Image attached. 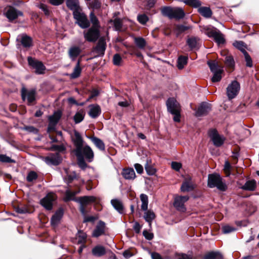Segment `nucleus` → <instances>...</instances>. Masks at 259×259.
I'll return each instance as SVG.
<instances>
[{
    "mask_svg": "<svg viewBox=\"0 0 259 259\" xmlns=\"http://www.w3.org/2000/svg\"><path fill=\"white\" fill-rule=\"evenodd\" d=\"M191 28V27L190 26H185L182 24L177 25L176 27V32L177 35H178Z\"/></svg>",
    "mask_w": 259,
    "mask_h": 259,
    "instance_id": "nucleus-50",
    "label": "nucleus"
},
{
    "mask_svg": "<svg viewBox=\"0 0 259 259\" xmlns=\"http://www.w3.org/2000/svg\"><path fill=\"white\" fill-rule=\"evenodd\" d=\"M66 5L73 12L81 9L78 0H66Z\"/></svg>",
    "mask_w": 259,
    "mask_h": 259,
    "instance_id": "nucleus-26",
    "label": "nucleus"
},
{
    "mask_svg": "<svg viewBox=\"0 0 259 259\" xmlns=\"http://www.w3.org/2000/svg\"><path fill=\"white\" fill-rule=\"evenodd\" d=\"M231 167L230 162L228 161H226L224 164V170L227 177L229 176L230 175Z\"/></svg>",
    "mask_w": 259,
    "mask_h": 259,
    "instance_id": "nucleus-59",
    "label": "nucleus"
},
{
    "mask_svg": "<svg viewBox=\"0 0 259 259\" xmlns=\"http://www.w3.org/2000/svg\"><path fill=\"white\" fill-rule=\"evenodd\" d=\"M140 199L142 202L141 209L143 210H147L148 205V198L147 195L141 194L140 195Z\"/></svg>",
    "mask_w": 259,
    "mask_h": 259,
    "instance_id": "nucleus-43",
    "label": "nucleus"
},
{
    "mask_svg": "<svg viewBox=\"0 0 259 259\" xmlns=\"http://www.w3.org/2000/svg\"><path fill=\"white\" fill-rule=\"evenodd\" d=\"M122 175L126 180H134L136 177L135 172L133 168L123 169Z\"/></svg>",
    "mask_w": 259,
    "mask_h": 259,
    "instance_id": "nucleus-30",
    "label": "nucleus"
},
{
    "mask_svg": "<svg viewBox=\"0 0 259 259\" xmlns=\"http://www.w3.org/2000/svg\"><path fill=\"white\" fill-rule=\"evenodd\" d=\"M189 199L188 196H177L175 197L174 206L176 209L179 211L184 212L186 210V208L185 206V203Z\"/></svg>",
    "mask_w": 259,
    "mask_h": 259,
    "instance_id": "nucleus-9",
    "label": "nucleus"
},
{
    "mask_svg": "<svg viewBox=\"0 0 259 259\" xmlns=\"http://www.w3.org/2000/svg\"><path fill=\"white\" fill-rule=\"evenodd\" d=\"M134 42L136 46L140 49H144L146 45V41L143 37H135Z\"/></svg>",
    "mask_w": 259,
    "mask_h": 259,
    "instance_id": "nucleus-39",
    "label": "nucleus"
},
{
    "mask_svg": "<svg viewBox=\"0 0 259 259\" xmlns=\"http://www.w3.org/2000/svg\"><path fill=\"white\" fill-rule=\"evenodd\" d=\"M240 89V83L236 80L232 81L226 89V94L229 100L235 98Z\"/></svg>",
    "mask_w": 259,
    "mask_h": 259,
    "instance_id": "nucleus-4",
    "label": "nucleus"
},
{
    "mask_svg": "<svg viewBox=\"0 0 259 259\" xmlns=\"http://www.w3.org/2000/svg\"><path fill=\"white\" fill-rule=\"evenodd\" d=\"M173 8L169 6L163 7L161 9V12L163 16L172 19V13Z\"/></svg>",
    "mask_w": 259,
    "mask_h": 259,
    "instance_id": "nucleus-37",
    "label": "nucleus"
},
{
    "mask_svg": "<svg viewBox=\"0 0 259 259\" xmlns=\"http://www.w3.org/2000/svg\"><path fill=\"white\" fill-rule=\"evenodd\" d=\"M20 41L24 48H28L32 45V38L27 35H22L20 36Z\"/></svg>",
    "mask_w": 259,
    "mask_h": 259,
    "instance_id": "nucleus-27",
    "label": "nucleus"
},
{
    "mask_svg": "<svg viewBox=\"0 0 259 259\" xmlns=\"http://www.w3.org/2000/svg\"><path fill=\"white\" fill-rule=\"evenodd\" d=\"M38 176L34 171H30L26 177V180L29 182H32L37 179Z\"/></svg>",
    "mask_w": 259,
    "mask_h": 259,
    "instance_id": "nucleus-51",
    "label": "nucleus"
},
{
    "mask_svg": "<svg viewBox=\"0 0 259 259\" xmlns=\"http://www.w3.org/2000/svg\"><path fill=\"white\" fill-rule=\"evenodd\" d=\"M225 63L230 67H233L234 65V61L233 57L231 56H227L225 58Z\"/></svg>",
    "mask_w": 259,
    "mask_h": 259,
    "instance_id": "nucleus-60",
    "label": "nucleus"
},
{
    "mask_svg": "<svg viewBox=\"0 0 259 259\" xmlns=\"http://www.w3.org/2000/svg\"><path fill=\"white\" fill-rule=\"evenodd\" d=\"M188 57L186 56H181L177 60V67L179 69H182L184 66L187 63Z\"/></svg>",
    "mask_w": 259,
    "mask_h": 259,
    "instance_id": "nucleus-40",
    "label": "nucleus"
},
{
    "mask_svg": "<svg viewBox=\"0 0 259 259\" xmlns=\"http://www.w3.org/2000/svg\"><path fill=\"white\" fill-rule=\"evenodd\" d=\"M95 201V197L91 196L80 197L77 199V202H79L80 204L79 210L83 215H85L86 214L84 206L87 205L91 202H93Z\"/></svg>",
    "mask_w": 259,
    "mask_h": 259,
    "instance_id": "nucleus-12",
    "label": "nucleus"
},
{
    "mask_svg": "<svg viewBox=\"0 0 259 259\" xmlns=\"http://www.w3.org/2000/svg\"><path fill=\"white\" fill-rule=\"evenodd\" d=\"M200 39L197 37H191L187 40V44L191 50L199 48V41Z\"/></svg>",
    "mask_w": 259,
    "mask_h": 259,
    "instance_id": "nucleus-25",
    "label": "nucleus"
},
{
    "mask_svg": "<svg viewBox=\"0 0 259 259\" xmlns=\"http://www.w3.org/2000/svg\"><path fill=\"white\" fill-rule=\"evenodd\" d=\"M167 109L170 113H175L181 111V106L179 102L174 98H169L166 102Z\"/></svg>",
    "mask_w": 259,
    "mask_h": 259,
    "instance_id": "nucleus-13",
    "label": "nucleus"
},
{
    "mask_svg": "<svg viewBox=\"0 0 259 259\" xmlns=\"http://www.w3.org/2000/svg\"><path fill=\"white\" fill-rule=\"evenodd\" d=\"M55 200V196L53 193H48L40 200L41 205L47 210H51L53 208V202Z\"/></svg>",
    "mask_w": 259,
    "mask_h": 259,
    "instance_id": "nucleus-15",
    "label": "nucleus"
},
{
    "mask_svg": "<svg viewBox=\"0 0 259 259\" xmlns=\"http://www.w3.org/2000/svg\"><path fill=\"white\" fill-rule=\"evenodd\" d=\"M87 235L85 233L79 230L78 231L77 234V243L78 244H84L86 242Z\"/></svg>",
    "mask_w": 259,
    "mask_h": 259,
    "instance_id": "nucleus-46",
    "label": "nucleus"
},
{
    "mask_svg": "<svg viewBox=\"0 0 259 259\" xmlns=\"http://www.w3.org/2000/svg\"><path fill=\"white\" fill-rule=\"evenodd\" d=\"M222 258V255L220 252L211 251L206 254L203 259H221Z\"/></svg>",
    "mask_w": 259,
    "mask_h": 259,
    "instance_id": "nucleus-41",
    "label": "nucleus"
},
{
    "mask_svg": "<svg viewBox=\"0 0 259 259\" xmlns=\"http://www.w3.org/2000/svg\"><path fill=\"white\" fill-rule=\"evenodd\" d=\"M50 149L52 151H58L59 152H62L65 150L66 148L63 145H53L51 146Z\"/></svg>",
    "mask_w": 259,
    "mask_h": 259,
    "instance_id": "nucleus-56",
    "label": "nucleus"
},
{
    "mask_svg": "<svg viewBox=\"0 0 259 259\" xmlns=\"http://www.w3.org/2000/svg\"><path fill=\"white\" fill-rule=\"evenodd\" d=\"M111 203L113 207L120 214L124 213V208L122 202L117 199L111 200Z\"/></svg>",
    "mask_w": 259,
    "mask_h": 259,
    "instance_id": "nucleus-21",
    "label": "nucleus"
},
{
    "mask_svg": "<svg viewBox=\"0 0 259 259\" xmlns=\"http://www.w3.org/2000/svg\"><path fill=\"white\" fill-rule=\"evenodd\" d=\"M27 60L29 65L35 69V72L36 74H42L45 73L46 67L41 61L31 57H28Z\"/></svg>",
    "mask_w": 259,
    "mask_h": 259,
    "instance_id": "nucleus-7",
    "label": "nucleus"
},
{
    "mask_svg": "<svg viewBox=\"0 0 259 259\" xmlns=\"http://www.w3.org/2000/svg\"><path fill=\"white\" fill-rule=\"evenodd\" d=\"M81 53V49L77 46L71 47L68 51V55L72 61H74Z\"/></svg>",
    "mask_w": 259,
    "mask_h": 259,
    "instance_id": "nucleus-22",
    "label": "nucleus"
},
{
    "mask_svg": "<svg viewBox=\"0 0 259 259\" xmlns=\"http://www.w3.org/2000/svg\"><path fill=\"white\" fill-rule=\"evenodd\" d=\"M145 168L147 174L149 176L154 175L156 172V169L153 167L151 165H149L148 163H147L145 165Z\"/></svg>",
    "mask_w": 259,
    "mask_h": 259,
    "instance_id": "nucleus-52",
    "label": "nucleus"
},
{
    "mask_svg": "<svg viewBox=\"0 0 259 259\" xmlns=\"http://www.w3.org/2000/svg\"><path fill=\"white\" fill-rule=\"evenodd\" d=\"M245 61L246 62V66L249 67H252V59L247 52H245V53L243 54Z\"/></svg>",
    "mask_w": 259,
    "mask_h": 259,
    "instance_id": "nucleus-57",
    "label": "nucleus"
},
{
    "mask_svg": "<svg viewBox=\"0 0 259 259\" xmlns=\"http://www.w3.org/2000/svg\"><path fill=\"white\" fill-rule=\"evenodd\" d=\"M0 161L3 162L12 163L15 161L6 155H0Z\"/></svg>",
    "mask_w": 259,
    "mask_h": 259,
    "instance_id": "nucleus-62",
    "label": "nucleus"
},
{
    "mask_svg": "<svg viewBox=\"0 0 259 259\" xmlns=\"http://www.w3.org/2000/svg\"><path fill=\"white\" fill-rule=\"evenodd\" d=\"M45 161L48 165H58L61 162L62 158L58 153H56L46 157Z\"/></svg>",
    "mask_w": 259,
    "mask_h": 259,
    "instance_id": "nucleus-17",
    "label": "nucleus"
},
{
    "mask_svg": "<svg viewBox=\"0 0 259 259\" xmlns=\"http://www.w3.org/2000/svg\"><path fill=\"white\" fill-rule=\"evenodd\" d=\"M137 19L139 22L142 24H145L149 20L148 16L145 14L139 15Z\"/></svg>",
    "mask_w": 259,
    "mask_h": 259,
    "instance_id": "nucleus-53",
    "label": "nucleus"
},
{
    "mask_svg": "<svg viewBox=\"0 0 259 259\" xmlns=\"http://www.w3.org/2000/svg\"><path fill=\"white\" fill-rule=\"evenodd\" d=\"M105 223L100 221L93 232V236L98 237L105 233Z\"/></svg>",
    "mask_w": 259,
    "mask_h": 259,
    "instance_id": "nucleus-19",
    "label": "nucleus"
},
{
    "mask_svg": "<svg viewBox=\"0 0 259 259\" xmlns=\"http://www.w3.org/2000/svg\"><path fill=\"white\" fill-rule=\"evenodd\" d=\"M90 17L91 22L92 24V27L96 28L97 29H99V28L100 27L99 22L98 18L95 15V14H94L93 12H91L90 13Z\"/></svg>",
    "mask_w": 259,
    "mask_h": 259,
    "instance_id": "nucleus-45",
    "label": "nucleus"
},
{
    "mask_svg": "<svg viewBox=\"0 0 259 259\" xmlns=\"http://www.w3.org/2000/svg\"><path fill=\"white\" fill-rule=\"evenodd\" d=\"M185 13L182 8L179 7L173 8L172 19H181L185 17Z\"/></svg>",
    "mask_w": 259,
    "mask_h": 259,
    "instance_id": "nucleus-24",
    "label": "nucleus"
},
{
    "mask_svg": "<svg viewBox=\"0 0 259 259\" xmlns=\"http://www.w3.org/2000/svg\"><path fill=\"white\" fill-rule=\"evenodd\" d=\"M22 15L23 13L21 12L17 11L15 8L11 6L9 7L5 13V16L9 21H12L17 19L19 16H22Z\"/></svg>",
    "mask_w": 259,
    "mask_h": 259,
    "instance_id": "nucleus-18",
    "label": "nucleus"
},
{
    "mask_svg": "<svg viewBox=\"0 0 259 259\" xmlns=\"http://www.w3.org/2000/svg\"><path fill=\"white\" fill-rule=\"evenodd\" d=\"M89 138L100 150L102 151H105V146L102 140L96 137H89Z\"/></svg>",
    "mask_w": 259,
    "mask_h": 259,
    "instance_id": "nucleus-32",
    "label": "nucleus"
},
{
    "mask_svg": "<svg viewBox=\"0 0 259 259\" xmlns=\"http://www.w3.org/2000/svg\"><path fill=\"white\" fill-rule=\"evenodd\" d=\"M23 130L35 134L38 133V130L33 126H26L24 127Z\"/></svg>",
    "mask_w": 259,
    "mask_h": 259,
    "instance_id": "nucleus-63",
    "label": "nucleus"
},
{
    "mask_svg": "<svg viewBox=\"0 0 259 259\" xmlns=\"http://www.w3.org/2000/svg\"><path fill=\"white\" fill-rule=\"evenodd\" d=\"M209 136L215 146L220 147L224 144L225 138L220 135L215 129L211 130L209 131Z\"/></svg>",
    "mask_w": 259,
    "mask_h": 259,
    "instance_id": "nucleus-11",
    "label": "nucleus"
},
{
    "mask_svg": "<svg viewBox=\"0 0 259 259\" xmlns=\"http://www.w3.org/2000/svg\"><path fill=\"white\" fill-rule=\"evenodd\" d=\"M207 35L209 37H213L215 41L219 44H223L225 42V39L223 34L219 30L214 28L213 29H207Z\"/></svg>",
    "mask_w": 259,
    "mask_h": 259,
    "instance_id": "nucleus-14",
    "label": "nucleus"
},
{
    "mask_svg": "<svg viewBox=\"0 0 259 259\" xmlns=\"http://www.w3.org/2000/svg\"><path fill=\"white\" fill-rule=\"evenodd\" d=\"M194 187L191 182V179L185 180L182 183L181 187V190L183 192L192 191Z\"/></svg>",
    "mask_w": 259,
    "mask_h": 259,
    "instance_id": "nucleus-23",
    "label": "nucleus"
},
{
    "mask_svg": "<svg viewBox=\"0 0 259 259\" xmlns=\"http://www.w3.org/2000/svg\"><path fill=\"white\" fill-rule=\"evenodd\" d=\"M211 109L210 104L206 102H202L198 107L195 115L196 117L206 115Z\"/></svg>",
    "mask_w": 259,
    "mask_h": 259,
    "instance_id": "nucleus-16",
    "label": "nucleus"
},
{
    "mask_svg": "<svg viewBox=\"0 0 259 259\" xmlns=\"http://www.w3.org/2000/svg\"><path fill=\"white\" fill-rule=\"evenodd\" d=\"M85 39L89 42H95L99 38L100 33L99 29L91 27L87 32H83Z\"/></svg>",
    "mask_w": 259,
    "mask_h": 259,
    "instance_id": "nucleus-8",
    "label": "nucleus"
},
{
    "mask_svg": "<svg viewBox=\"0 0 259 259\" xmlns=\"http://www.w3.org/2000/svg\"><path fill=\"white\" fill-rule=\"evenodd\" d=\"M84 112L83 110H80L74 115L73 119L75 123H79L84 119Z\"/></svg>",
    "mask_w": 259,
    "mask_h": 259,
    "instance_id": "nucleus-44",
    "label": "nucleus"
},
{
    "mask_svg": "<svg viewBox=\"0 0 259 259\" xmlns=\"http://www.w3.org/2000/svg\"><path fill=\"white\" fill-rule=\"evenodd\" d=\"M61 115V112L58 111L55 112L53 115L49 117V124L47 129V132L48 133L55 130L56 125L60 119Z\"/></svg>",
    "mask_w": 259,
    "mask_h": 259,
    "instance_id": "nucleus-10",
    "label": "nucleus"
},
{
    "mask_svg": "<svg viewBox=\"0 0 259 259\" xmlns=\"http://www.w3.org/2000/svg\"><path fill=\"white\" fill-rule=\"evenodd\" d=\"M75 196V193H73V192L70 191L69 190H67L65 192V196L64 198V200L65 202L70 201V200H74L77 202V199L74 198Z\"/></svg>",
    "mask_w": 259,
    "mask_h": 259,
    "instance_id": "nucleus-48",
    "label": "nucleus"
},
{
    "mask_svg": "<svg viewBox=\"0 0 259 259\" xmlns=\"http://www.w3.org/2000/svg\"><path fill=\"white\" fill-rule=\"evenodd\" d=\"M92 253L95 256L100 257L106 253V249L102 245H97L92 249Z\"/></svg>",
    "mask_w": 259,
    "mask_h": 259,
    "instance_id": "nucleus-28",
    "label": "nucleus"
},
{
    "mask_svg": "<svg viewBox=\"0 0 259 259\" xmlns=\"http://www.w3.org/2000/svg\"><path fill=\"white\" fill-rule=\"evenodd\" d=\"M106 48V42L104 37H101L95 47L92 50V54L95 57H102L104 56Z\"/></svg>",
    "mask_w": 259,
    "mask_h": 259,
    "instance_id": "nucleus-5",
    "label": "nucleus"
},
{
    "mask_svg": "<svg viewBox=\"0 0 259 259\" xmlns=\"http://www.w3.org/2000/svg\"><path fill=\"white\" fill-rule=\"evenodd\" d=\"M63 214V211L62 210H57L55 213L52 216L51 223L53 226L57 225L59 224L60 220L61 219Z\"/></svg>",
    "mask_w": 259,
    "mask_h": 259,
    "instance_id": "nucleus-31",
    "label": "nucleus"
},
{
    "mask_svg": "<svg viewBox=\"0 0 259 259\" xmlns=\"http://www.w3.org/2000/svg\"><path fill=\"white\" fill-rule=\"evenodd\" d=\"M73 133L74 136L72 137V140L73 142L75 148H78V149L79 147L83 146V145L85 144L81 135L78 132H77L76 130H74Z\"/></svg>",
    "mask_w": 259,
    "mask_h": 259,
    "instance_id": "nucleus-20",
    "label": "nucleus"
},
{
    "mask_svg": "<svg viewBox=\"0 0 259 259\" xmlns=\"http://www.w3.org/2000/svg\"><path fill=\"white\" fill-rule=\"evenodd\" d=\"M198 12L203 17L209 18L212 16V13L209 7H200L198 9Z\"/></svg>",
    "mask_w": 259,
    "mask_h": 259,
    "instance_id": "nucleus-34",
    "label": "nucleus"
},
{
    "mask_svg": "<svg viewBox=\"0 0 259 259\" xmlns=\"http://www.w3.org/2000/svg\"><path fill=\"white\" fill-rule=\"evenodd\" d=\"M207 64L209 66L210 71L213 73L219 71H223V69L220 68L217 63L215 61H208Z\"/></svg>",
    "mask_w": 259,
    "mask_h": 259,
    "instance_id": "nucleus-42",
    "label": "nucleus"
},
{
    "mask_svg": "<svg viewBox=\"0 0 259 259\" xmlns=\"http://www.w3.org/2000/svg\"><path fill=\"white\" fill-rule=\"evenodd\" d=\"M21 97L23 101L27 100L28 105H31L35 100L36 90L31 89L27 90L25 88H22L21 91Z\"/></svg>",
    "mask_w": 259,
    "mask_h": 259,
    "instance_id": "nucleus-6",
    "label": "nucleus"
},
{
    "mask_svg": "<svg viewBox=\"0 0 259 259\" xmlns=\"http://www.w3.org/2000/svg\"><path fill=\"white\" fill-rule=\"evenodd\" d=\"M145 212L143 215V218L149 224L150 227L151 226L152 221L155 218V214L153 210H144Z\"/></svg>",
    "mask_w": 259,
    "mask_h": 259,
    "instance_id": "nucleus-29",
    "label": "nucleus"
},
{
    "mask_svg": "<svg viewBox=\"0 0 259 259\" xmlns=\"http://www.w3.org/2000/svg\"><path fill=\"white\" fill-rule=\"evenodd\" d=\"M184 4L194 8H198L201 5V2L199 0H182Z\"/></svg>",
    "mask_w": 259,
    "mask_h": 259,
    "instance_id": "nucleus-38",
    "label": "nucleus"
},
{
    "mask_svg": "<svg viewBox=\"0 0 259 259\" xmlns=\"http://www.w3.org/2000/svg\"><path fill=\"white\" fill-rule=\"evenodd\" d=\"M111 22L113 23L114 29L116 31H120L122 28V21L119 18H115L113 21L110 20Z\"/></svg>",
    "mask_w": 259,
    "mask_h": 259,
    "instance_id": "nucleus-49",
    "label": "nucleus"
},
{
    "mask_svg": "<svg viewBox=\"0 0 259 259\" xmlns=\"http://www.w3.org/2000/svg\"><path fill=\"white\" fill-rule=\"evenodd\" d=\"M235 230V228L229 225L225 226L222 228V231L224 234L230 233Z\"/></svg>",
    "mask_w": 259,
    "mask_h": 259,
    "instance_id": "nucleus-58",
    "label": "nucleus"
},
{
    "mask_svg": "<svg viewBox=\"0 0 259 259\" xmlns=\"http://www.w3.org/2000/svg\"><path fill=\"white\" fill-rule=\"evenodd\" d=\"M222 72L223 71H219L218 72L213 73V75L211 78V81L213 82L220 81L222 78L221 75Z\"/></svg>",
    "mask_w": 259,
    "mask_h": 259,
    "instance_id": "nucleus-54",
    "label": "nucleus"
},
{
    "mask_svg": "<svg viewBox=\"0 0 259 259\" xmlns=\"http://www.w3.org/2000/svg\"><path fill=\"white\" fill-rule=\"evenodd\" d=\"M143 235L145 237V238L148 240H152L154 237L153 234L152 233L148 232L146 230H144L143 231Z\"/></svg>",
    "mask_w": 259,
    "mask_h": 259,
    "instance_id": "nucleus-64",
    "label": "nucleus"
},
{
    "mask_svg": "<svg viewBox=\"0 0 259 259\" xmlns=\"http://www.w3.org/2000/svg\"><path fill=\"white\" fill-rule=\"evenodd\" d=\"M233 45L235 48L241 51L243 54L246 52L245 50L246 47L244 42L242 41H235L233 42Z\"/></svg>",
    "mask_w": 259,
    "mask_h": 259,
    "instance_id": "nucleus-47",
    "label": "nucleus"
},
{
    "mask_svg": "<svg viewBox=\"0 0 259 259\" xmlns=\"http://www.w3.org/2000/svg\"><path fill=\"white\" fill-rule=\"evenodd\" d=\"M80 10L73 12V15L76 23L81 28H87L90 26V22L87 16Z\"/></svg>",
    "mask_w": 259,
    "mask_h": 259,
    "instance_id": "nucleus-3",
    "label": "nucleus"
},
{
    "mask_svg": "<svg viewBox=\"0 0 259 259\" xmlns=\"http://www.w3.org/2000/svg\"><path fill=\"white\" fill-rule=\"evenodd\" d=\"M101 114V109L99 105H92L89 114L93 118H97Z\"/></svg>",
    "mask_w": 259,
    "mask_h": 259,
    "instance_id": "nucleus-33",
    "label": "nucleus"
},
{
    "mask_svg": "<svg viewBox=\"0 0 259 259\" xmlns=\"http://www.w3.org/2000/svg\"><path fill=\"white\" fill-rule=\"evenodd\" d=\"M207 186L210 188L216 187L218 190L221 191H225L227 189V186L225 181L221 176L217 173L209 174L208 175Z\"/></svg>",
    "mask_w": 259,
    "mask_h": 259,
    "instance_id": "nucleus-1",
    "label": "nucleus"
},
{
    "mask_svg": "<svg viewBox=\"0 0 259 259\" xmlns=\"http://www.w3.org/2000/svg\"><path fill=\"white\" fill-rule=\"evenodd\" d=\"M256 186V181L254 180L247 181L242 186L241 188L244 190L253 191L255 190Z\"/></svg>",
    "mask_w": 259,
    "mask_h": 259,
    "instance_id": "nucleus-35",
    "label": "nucleus"
},
{
    "mask_svg": "<svg viewBox=\"0 0 259 259\" xmlns=\"http://www.w3.org/2000/svg\"><path fill=\"white\" fill-rule=\"evenodd\" d=\"M122 59L121 56L118 54H115L113 56V62L115 65L119 66L120 65Z\"/></svg>",
    "mask_w": 259,
    "mask_h": 259,
    "instance_id": "nucleus-55",
    "label": "nucleus"
},
{
    "mask_svg": "<svg viewBox=\"0 0 259 259\" xmlns=\"http://www.w3.org/2000/svg\"><path fill=\"white\" fill-rule=\"evenodd\" d=\"M80 61L79 59L77 61L75 67L73 69V72L70 74V78L72 79H75L78 78L80 76L81 72V68L80 67Z\"/></svg>",
    "mask_w": 259,
    "mask_h": 259,
    "instance_id": "nucleus-36",
    "label": "nucleus"
},
{
    "mask_svg": "<svg viewBox=\"0 0 259 259\" xmlns=\"http://www.w3.org/2000/svg\"><path fill=\"white\" fill-rule=\"evenodd\" d=\"M15 210L16 212L20 214H25L28 212V209L24 206H17L15 207Z\"/></svg>",
    "mask_w": 259,
    "mask_h": 259,
    "instance_id": "nucleus-61",
    "label": "nucleus"
},
{
    "mask_svg": "<svg viewBox=\"0 0 259 259\" xmlns=\"http://www.w3.org/2000/svg\"><path fill=\"white\" fill-rule=\"evenodd\" d=\"M74 152L77 158H84L88 162H91L93 161L94 154L92 148L87 144L75 148Z\"/></svg>",
    "mask_w": 259,
    "mask_h": 259,
    "instance_id": "nucleus-2",
    "label": "nucleus"
}]
</instances>
